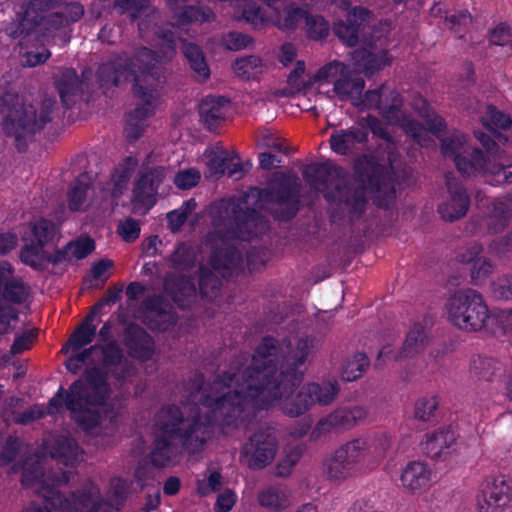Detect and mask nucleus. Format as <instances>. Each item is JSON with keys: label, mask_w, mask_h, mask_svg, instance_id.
<instances>
[{"label": "nucleus", "mask_w": 512, "mask_h": 512, "mask_svg": "<svg viewBox=\"0 0 512 512\" xmlns=\"http://www.w3.org/2000/svg\"><path fill=\"white\" fill-rule=\"evenodd\" d=\"M313 347L311 337H293L282 346L267 337L251 358L235 361L223 374L230 385L233 412L242 418V425L254 409L277 405L285 414L295 417L316 403L328 405L335 399L339 391L336 380L309 383L293 394V388L302 380L304 365Z\"/></svg>", "instance_id": "nucleus-1"}, {"label": "nucleus", "mask_w": 512, "mask_h": 512, "mask_svg": "<svg viewBox=\"0 0 512 512\" xmlns=\"http://www.w3.org/2000/svg\"><path fill=\"white\" fill-rule=\"evenodd\" d=\"M94 316L89 315L71 335L62 348L72 355L66 362L67 369L85 375L73 383L65 393L62 389L49 401L46 409L34 405L20 416L13 417L17 423L25 424L45 414H57L63 404L75 422L91 437L99 438L97 444L107 446L116 432V403L108 382L109 375L124 380L133 374L134 368L125 359L115 342L104 346L95 345L81 353V347L89 344L95 335Z\"/></svg>", "instance_id": "nucleus-2"}, {"label": "nucleus", "mask_w": 512, "mask_h": 512, "mask_svg": "<svg viewBox=\"0 0 512 512\" xmlns=\"http://www.w3.org/2000/svg\"><path fill=\"white\" fill-rule=\"evenodd\" d=\"M213 211L218 214L215 219L217 234L209 235L204 247L182 243L171 257L179 279L167 277L164 287L165 292L181 307L187 306L189 299L196 296L192 273L199 272L200 293L207 298L215 297L220 287L218 275L230 277L243 266L242 255L231 241L236 238L248 241L268 229L263 215L256 210L244 211L242 202L222 200L214 206Z\"/></svg>", "instance_id": "nucleus-3"}, {"label": "nucleus", "mask_w": 512, "mask_h": 512, "mask_svg": "<svg viewBox=\"0 0 512 512\" xmlns=\"http://www.w3.org/2000/svg\"><path fill=\"white\" fill-rule=\"evenodd\" d=\"M115 7L121 13L131 11L132 19L138 22L140 37L151 46L135 48L131 55L126 52L114 55L98 71L103 87L132 81L137 106L127 118L125 132L130 140H135L141 136L159 104L161 92L153 69L172 59L177 43L172 33L158 26L159 13L147 0H116Z\"/></svg>", "instance_id": "nucleus-4"}, {"label": "nucleus", "mask_w": 512, "mask_h": 512, "mask_svg": "<svg viewBox=\"0 0 512 512\" xmlns=\"http://www.w3.org/2000/svg\"><path fill=\"white\" fill-rule=\"evenodd\" d=\"M382 138L380 149L384 155L369 161L366 172L368 186L351 190L342 187V180L335 170H329L323 165H308L303 171L305 180L310 187L323 193L329 202H337L339 208L351 218L360 215L366 206L367 196H372L378 205H387L394 198L395 192L390 184V171L396 165L398 154L396 145L388 127L372 116L362 118L357 125L348 129H337L330 136V148L339 155H350L357 152L368 141L369 132Z\"/></svg>", "instance_id": "nucleus-5"}, {"label": "nucleus", "mask_w": 512, "mask_h": 512, "mask_svg": "<svg viewBox=\"0 0 512 512\" xmlns=\"http://www.w3.org/2000/svg\"><path fill=\"white\" fill-rule=\"evenodd\" d=\"M230 385L223 375L217 377L207 388L191 394L183 410L174 406L163 407L155 416V444L151 461L157 467L171 464L183 447L190 453L200 451L214 433L215 425L229 434L242 425L237 412Z\"/></svg>", "instance_id": "nucleus-6"}, {"label": "nucleus", "mask_w": 512, "mask_h": 512, "mask_svg": "<svg viewBox=\"0 0 512 512\" xmlns=\"http://www.w3.org/2000/svg\"><path fill=\"white\" fill-rule=\"evenodd\" d=\"M43 445L50 456L35 455L25 461L21 473V481L25 487L42 496L47 504L61 512H106L109 509H119L128 492L125 480H111L112 499L108 504L100 501L99 490L92 482H87L81 492L67 498L60 489L68 482V473L56 475L51 471L52 462L57 461L65 466L74 465L82 460V451L72 438L65 435L47 438Z\"/></svg>", "instance_id": "nucleus-7"}, {"label": "nucleus", "mask_w": 512, "mask_h": 512, "mask_svg": "<svg viewBox=\"0 0 512 512\" xmlns=\"http://www.w3.org/2000/svg\"><path fill=\"white\" fill-rule=\"evenodd\" d=\"M319 88L325 84H332V94L341 100H350L352 104L361 109H378L390 125L399 126L407 135L411 136L422 146H428L431 141L430 134H438L444 126L443 120L435 114L422 97L417 98L413 107L428 125V129L406 116L400 106L402 100L397 92L383 86L371 90L362 96L365 86L364 80L352 76L350 66L333 61L321 67L314 77Z\"/></svg>", "instance_id": "nucleus-8"}, {"label": "nucleus", "mask_w": 512, "mask_h": 512, "mask_svg": "<svg viewBox=\"0 0 512 512\" xmlns=\"http://www.w3.org/2000/svg\"><path fill=\"white\" fill-rule=\"evenodd\" d=\"M56 3L57 0H28L16 8L15 18L6 27L7 35L20 38V45L26 48L21 59L24 66L44 63L51 56L45 45H65L69 41L66 27L84 14L79 3H69L59 12H50Z\"/></svg>", "instance_id": "nucleus-9"}, {"label": "nucleus", "mask_w": 512, "mask_h": 512, "mask_svg": "<svg viewBox=\"0 0 512 512\" xmlns=\"http://www.w3.org/2000/svg\"><path fill=\"white\" fill-rule=\"evenodd\" d=\"M475 137L486 149L487 155L473 149L467 137L454 131L442 139L441 150L445 157L453 159L458 171L466 176L482 175L493 185L512 184V143L506 137L498 136L503 143L500 149L495 141L483 132H475Z\"/></svg>", "instance_id": "nucleus-10"}, {"label": "nucleus", "mask_w": 512, "mask_h": 512, "mask_svg": "<svg viewBox=\"0 0 512 512\" xmlns=\"http://www.w3.org/2000/svg\"><path fill=\"white\" fill-rule=\"evenodd\" d=\"M57 233L55 224L46 219L31 223L23 234L22 262L38 268L45 261L83 259L95 248L94 241L91 238L80 237L68 243L63 252H58V255L53 257L52 249Z\"/></svg>", "instance_id": "nucleus-11"}, {"label": "nucleus", "mask_w": 512, "mask_h": 512, "mask_svg": "<svg viewBox=\"0 0 512 512\" xmlns=\"http://www.w3.org/2000/svg\"><path fill=\"white\" fill-rule=\"evenodd\" d=\"M54 105V100H45L37 116L34 106L25 105L18 95L5 94L0 98V113L6 114L3 122L6 135L14 137L17 147L22 149L25 141L50 121Z\"/></svg>", "instance_id": "nucleus-12"}, {"label": "nucleus", "mask_w": 512, "mask_h": 512, "mask_svg": "<svg viewBox=\"0 0 512 512\" xmlns=\"http://www.w3.org/2000/svg\"><path fill=\"white\" fill-rule=\"evenodd\" d=\"M137 165L133 157H127L119 163L112 176L111 182L100 188V195L95 198L90 194L91 178L88 174H82L71 185L68 191V205L70 210L78 211L87 207L88 203L99 204L106 203L113 205L115 200L123 193L127 183Z\"/></svg>", "instance_id": "nucleus-13"}, {"label": "nucleus", "mask_w": 512, "mask_h": 512, "mask_svg": "<svg viewBox=\"0 0 512 512\" xmlns=\"http://www.w3.org/2000/svg\"><path fill=\"white\" fill-rule=\"evenodd\" d=\"M445 311L448 320L464 331H479L489 319L488 306L482 294L470 288L451 295Z\"/></svg>", "instance_id": "nucleus-14"}, {"label": "nucleus", "mask_w": 512, "mask_h": 512, "mask_svg": "<svg viewBox=\"0 0 512 512\" xmlns=\"http://www.w3.org/2000/svg\"><path fill=\"white\" fill-rule=\"evenodd\" d=\"M391 448V437L383 433L375 437L355 438L337 449L355 469L371 470L379 465Z\"/></svg>", "instance_id": "nucleus-15"}, {"label": "nucleus", "mask_w": 512, "mask_h": 512, "mask_svg": "<svg viewBox=\"0 0 512 512\" xmlns=\"http://www.w3.org/2000/svg\"><path fill=\"white\" fill-rule=\"evenodd\" d=\"M28 296V287L14 275L8 262L0 263V334L9 332L17 322V312L11 305Z\"/></svg>", "instance_id": "nucleus-16"}, {"label": "nucleus", "mask_w": 512, "mask_h": 512, "mask_svg": "<svg viewBox=\"0 0 512 512\" xmlns=\"http://www.w3.org/2000/svg\"><path fill=\"white\" fill-rule=\"evenodd\" d=\"M512 219V192L493 199L483 214L471 219L467 231L472 234H497L502 232Z\"/></svg>", "instance_id": "nucleus-17"}, {"label": "nucleus", "mask_w": 512, "mask_h": 512, "mask_svg": "<svg viewBox=\"0 0 512 512\" xmlns=\"http://www.w3.org/2000/svg\"><path fill=\"white\" fill-rule=\"evenodd\" d=\"M277 451V440L267 430L256 432L243 446L240 458L252 469H260L272 462Z\"/></svg>", "instance_id": "nucleus-18"}, {"label": "nucleus", "mask_w": 512, "mask_h": 512, "mask_svg": "<svg viewBox=\"0 0 512 512\" xmlns=\"http://www.w3.org/2000/svg\"><path fill=\"white\" fill-rule=\"evenodd\" d=\"M142 168L143 172L133 190L132 203L135 212L144 214L155 203L154 196L159 183L164 177V169L160 167L149 168L145 163H143Z\"/></svg>", "instance_id": "nucleus-19"}, {"label": "nucleus", "mask_w": 512, "mask_h": 512, "mask_svg": "<svg viewBox=\"0 0 512 512\" xmlns=\"http://www.w3.org/2000/svg\"><path fill=\"white\" fill-rule=\"evenodd\" d=\"M447 195L438 207V212L446 221L463 217L469 208L470 200L461 182L453 175H446Z\"/></svg>", "instance_id": "nucleus-20"}, {"label": "nucleus", "mask_w": 512, "mask_h": 512, "mask_svg": "<svg viewBox=\"0 0 512 512\" xmlns=\"http://www.w3.org/2000/svg\"><path fill=\"white\" fill-rule=\"evenodd\" d=\"M259 208L272 213L280 220L290 219L297 210L296 193L286 187L279 190H262L257 194Z\"/></svg>", "instance_id": "nucleus-21"}, {"label": "nucleus", "mask_w": 512, "mask_h": 512, "mask_svg": "<svg viewBox=\"0 0 512 512\" xmlns=\"http://www.w3.org/2000/svg\"><path fill=\"white\" fill-rule=\"evenodd\" d=\"M479 512H512V484L505 476H496L488 485Z\"/></svg>", "instance_id": "nucleus-22"}, {"label": "nucleus", "mask_w": 512, "mask_h": 512, "mask_svg": "<svg viewBox=\"0 0 512 512\" xmlns=\"http://www.w3.org/2000/svg\"><path fill=\"white\" fill-rule=\"evenodd\" d=\"M365 416L366 411L362 407L337 409L317 422L311 432V437L313 439H319L331 432L346 429L358 420L365 418Z\"/></svg>", "instance_id": "nucleus-23"}, {"label": "nucleus", "mask_w": 512, "mask_h": 512, "mask_svg": "<svg viewBox=\"0 0 512 512\" xmlns=\"http://www.w3.org/2000/svg\"><path fill=\"white\" fill-rule=\"evenodd\" d=\"M423 450L433 459H447L457 450L456 434L450 428H441L425 436Z\"/></svg>", "instance_id": "nucleus-24"}, {"label": "nucleus", "mask_w": 512, "mask_h": 512, "mask_svg": "<svg viewBox=\"0 0 512 512\" xmlns=\"http://www.w3.org/2000/svg\"><path fill=\"white\" fill-rule=\"evenodd\" d=\"M432 480V469L423 461L407 463L400 475L401 486L412 493L425 491L431 486Z\"/></svg>", "instance_id": "nucleus-25"}, {"label": "nucleus", "mask_w": 512, "mask_h": 512, "mask_svg": "<svg viewBox=\"0 0 512 512\" xmlns=\"http://www.w3.org/2000/svg\"><path fill=\"white\" fill-rule=\"evenodd\" d=\"M369 15L368 10L354 7L348 12L346 22L339 20L334 23L335 35L346 45L354 46L358 42L362 25L368 20Z\"/></svg>", "instance_id": "nucleus-26"}, {"label": "nucleus", "mask_w": 512, "mask_h": 512, "mask_svg": "<svg viewBox=\"0 0 512 512\" xmlns=\"http://www.w3.org/2000/svg\"><path fill=\"white\" fill-rule=\"evenodd\" d=\"M425 340V328L422 324L416 323L409 330L403 348L399 354L394 355L391 346H384L379 352L378 362L382 364L385 363L386 359L411 357L423 348Z\"/></svg>", "instance_id": "nucleus-27"}, {"label": "nucleus", "mask_w": 512, "mask_h": 512, "mask_svg": "<svg viewBox=\"0 0 512 512\" xmlns=\"http://www.w3.org/2000/svg\"><path fill=\"white\" fill-rule=\"evenodd\" d=\"M190 0H168V9L173 15L175 25L182 27L189 23H204L214 19V13L210 9L201 10L194 6H188Z\"/></svg>", "instance_id": "nucleus-28"}, {"label": "nucleus", "mask_w": 512, "mask_h": 512, "mask_svg": "<svg viewBox=\"0 0 512 512\" xmlns=\"http://www.w3.org/2000/svg\"><path fill=\"white\" fill-rule=\"evenodd\" d=\"M258 502L262 507L270 511H285L294 502L293 491L284 484L271 485L264 488L258 494Z\"/></svg>", "instance_id": "nucleus-29"}, {"label": "nucleus", "mask_w": 512, "mask_h": 512, "mask_svg": "<svg viewBox=\"0 0 512 512\" xmlns=\"http://www.w3.org/2000/svg\"><path fill=\"white\" fill-rule=\"evenodd\" d=\"M202 160L207 166V177L221 175L226 170L229 176H234L240 171V165L232 163L233 158L229 153L218 146L207 148L203 153Z\"/></svg>", "instance_id": "nucleus-30"}, {"label": "nucleus", "mask_w": 512, "mask_h": 512, "mask_svg": "<svg viewBox=\"0 0 512 512\" xmlns=\"http://www.w3.org/2000/svg\"><path fill=\"white\" fill-rule=\"evenodd\" d=\"M146 313L144 322L151 329L167 330L175 323V315L171 307L163 303L161 297H154L145 302Z\"/></svg>", "instance_id": "nucleus-31"}, {"label": "nucleus", "mask_w": 512, "mask_h": 512, "mask_svg": "<svg viewBox=\"0 0 512 512\" xmlns=\"http://www.w3.org/2000/svg\"><path fill=\"white\" fill-rule=\"evenodd\" d=\"M353 70L362 71L366 75H373L377 71L390 65L392 58L385 50L373 52L370 50H356L352 54Z\"/></svg>", "instance_id": "nucleus-32"}, {"label": "nucleus", "mask_w": 512, "mask_h": 512, "mask_svg": "<svg viewBox=\"0 0 512 512\" xmlns=\"http://www.w3.org/2000/svg\"><path fill=\"white\" fill-rule=\"evenodd\" d=\"M229 101L224 97L208 96L202 100L199 113L209 129L216 127L227 116Z\"/></svg>", "instance_id": "nucleus-33"}, {"label": "nucleus", "mask_w": 512, "mask_h": 512, "mask_svg": "<svg viewBox=\"0 0 512 512\" xmlns=\"http://www.w3.org/2000/svg\"><path fill=\"white\" fill-rule=\"evenodd\" d=\"M126 345L130 354L135 358L146 360L153 354V341L141 328L131 327L128 329Z\"/></svg>", "instance_id": "nucleus-34"}, {"label": "nucleus", "mask_w": 512, "mask_h": 512, "mask_svg": "<svg viewBox=\"0 0 512 512\" xmlns=\"http://www.w3.org/2000/svg\"><path fill=\"white\" fill-rule=\"evenodd\" d=\"M56 85L63 104L70 106L73 98L81 90L82 81L79 80L75 70L65 69L62 71L60 78L56 80Z\"/></svg>", "instance_id": "nucleus-35"}, {"label": "nucleus", "mask_w": 512, "mask_h": 512, "mask_svg": "<svg viewBox=\"0 0 512 512\" xmlns=\"http://www.w3.org/2000/svg\"><path fill=\"white\" fill-rule=\"evenodd\" d=\"M355 472V468L344 458L343 455L340 457L339 450L335 452L326 460L325 463V474L333 481H344L350 478Z\"/></svg>", "instance_id": "nucleus-36"}, {"label": "nucleus", "mask_w": 512, "mask_h": 512, "mask_svg": "<svg viewBox=\"0 0 512 512\" xmlns=\"http://www.w3.org/2000/svg\"><path fill=\"white\" fill-rule=\"evenodd\" d=\"M471 370L479 378L490 381L503 370V363L494 357L476 356L471 362Z\"/></svg>", "instance_id": "nucleus-37"}, {"label": "nucleus", "mask_w": 512, "mask_h": 512, "mask_svg": "<svg viewBox=\"0 0 512 512\" xmlns=\"http://www.w3.org/2000/svg\"><path fill=\"white\" fill-rule=\"evenodd\" d=\"M317 73H315L313 76L309 77L308 80L305 79V63L303 61H298L296 63L295 68L288 76V83L297 90H300L306 85L309 86H315L319 92L323 94H327L329 97H331L332 94V84H325L322 88H319V83L314 81V77Z\"/></svg>", "instance_id": "nucleus-38"}, {"label": "nucleus", "mask_w": 512, "mask_h": 512, "mask_svg": "<svg viewBox=\"0 0 512 512\" xmlns=\"http://www.w3.org/2000/svg\"><path fill=\"white\" fill-rule=\"evenodd\" d=\"M232 69L238 77L250 79L264 71V64L258 56L250 55L236 59Z\"/></svg>", "instance_id": "nucleus-39"}, {"label": "nucleus", "mask_w": 512, "mask_h": 512, "mask_svg": "<svg viewBox=\"0 0 512 512\" xmlns=\"http://www.w3.org/2000/svg\"><path fill=\"white\" fill-rule=\"evenodd\" d=\"M303 17L298 20V25L304 20L307 36L313 40H320L329 34V23L321 15L308 14L301 9Z\"/></svg>", "instance_id": "nucleus-40"}, {"label": "nucleus", "mask_w": 512, "mask_h": 512, "mask_svg": "<svg viewBox=\"0 0 512 512\" xmlns=\"http://www.w3.org/2000/svg\"><path fill=\"white\" fill-rule=\"evenodd\" d=\"M183 53L198 78L206 79L210 75V69L198 46L190 43L184 44Z\"/></svg>", "instance_id": "nucleus-41"}, {"label": "nucleus", "mask_w": 512, "mask_h": 512, "mask_svg": "<svg viewBox=\"0 0 512 512\" xmlns=\"http://www.w3.org/2000/svg\"><path fill=\"white\" fill-rule=\"evenodd\" d=\"M480 120L483 126L490 131L505 130L511 126L510 117L490 105L485 108Z\"/></svg>", "instance_id": "nucleus-42"}, {"label": "nucleus", "mask_w": 512, "mask_h": 512, "mask_svg": "<svg viewBox=\"0 0 512 512\" xmlns=\"http://www.w3.org/2000/svg\"><path fill=\"white\" fill-rule=\"evenodd\" d=\"M368 363V359L364 354L358 353L354 355L351 359H348L345 362L341 371L342 379L345 381H354L358 379L364 373Z\"/></svg>", "instance_id": "nucleus-43"}, {"label": "nucleus", "mask_w": 512, "mask_h": 512, "mask_svg": "<svg viewBox=\"0 0 512 512\" xmlns=\"http://www.w3.org/2000/svg\"><path fill=\"white\" fill-rule=\"evenodd\" d=\"M196 206V201L194 199H189L178 209L169 212L167 214L169 228L174 232L179 231L188 216L196 209Z\"/></svg>", "instance_id": "nucleus-44"}, {"label": "nucleus", "mask_w": 512, "mask_h": 512, "mask_svg": "<svg viewBox=\"0 0 512 512\" xmlns=\"http://www.w3.org/2000/svg\"><path fill=\"white\" fill-rule=\"evenodd\" d=\"M221 484V475L217 471L207 470L198 476L196 481L197 491L206 496L216 491Z\"/></svg>", "instance_id": "nucleus-45"}, {"label": "nucleus", "mask_w": 512, "mask_h": 512, "mask_svg": "<svg viewBox=\"0 0 512 512\" xmlns=\"http://www.w3.org/2000/svg\"><path fill=\"white\" fill-rule=\"evenodd\" d=\"M490 294L497 300L512 299V276L502 275L495 279L491 283Z\"/></svg>", "instance_id": "nucleus-46"}, {"label": "nucleus", "mask_w": 512, "mask_h": 512, "mask_svg": "<svg viewBox=\"0 0 512 512\" xmlns=\"http://www.w3.org/2000/svg\"><path fill=\"white\" fill-rule=\"evenodd\" d=\"M439 405L436 395H428L420 398L415 404V417L426 421L430 419Z\"/></svg>", "instance_id": "nucleus-47"}, {"label": "nucleus", "mask_w": 512, "mask_h": 512, "mask_svg": "<svg viewBox=\"0 0 512 512\" xmlns=\"http://www.w3.org/2000/svg\"><path fill=\"white\" fill-rule=\"evenodd\" d=\"M302 450L299 446L291 447L285 451L284 457L279 461L276 473L278 476L285 477L288 476L293 467L299 461L301 457Z\"/></svg>", "instance_id": "nucleus-48"}, {"label": "nucleus", "mask_w": 512, "mask_h": 512, "mask_svg": "<svg viewBox=\"0 0 512 512\" xmlns=\"http://www.w3.org/2000/svg\"><path fill=\"white\" fill-rule=\"evenodd\" d=\"M494 266L487 258H478L472 265L470 276L474 285H481L493 272Z\"/></svg>", "instance_id": "nucleus-49"}, {"label": "nucleus", "mask_w": 512, "mask_h": 512, "mask_svg": "<svg viewBox=\"0 0 512 512\" xmlns=\"http://www.w3.org/2000/svg\"><path fill=\"white\" fill-rule=\"evenodd\" d=\"M112 266L113 262L111 260H100L91 267L90 274L86 281L90 282V286H98L103 284L109 278V270Z\"/></svg>", "instance_id": "nucleus-50"}, {"label": "nucleus", "mask_w": 512, "mask_h": 512, "mask_svg": "<svg viewBox=\"0 0 512 512\" xmlns=\"http://www.w3.org/2000/svg\"><path fill=\"white\" fill-rule=\"evenodd\" d=\"M37 338V331L35 329H29L22 333H18L15 336L14 342L11 346V354L17 355L30 349Z\"/></svg>", "instance_id": "nucleus-51"}, {"label": "nucleus", "mask_w": 512, "mask_h": 512, "mask_svg": "<svg viewBox=\"0 0 512 512\" xmlns=\"http://www.w3.org/2000/svg\"><path fill=\"white\" fill-rule=\"evenodd\" d=\"M222 41L224 46L228 50L238 51L249 47V45L252 42V39L248 35L243 33L229 32L228 34L223 36Z\"/></svg>", "instance_id": "nucleus-52"}, {"label": "nucleus", "mask_w": 512, "mask_h": 512, "mask_svg": "<svg viewBox=\"0 0 512 512\" xmlns=\"http://www.w3.org/2000/svg\"><path fill=\"white\" fill-rule=\"evenodd\" d=\"M200 172L194 168L179 171L174 178L175 185L180 189H190L200 180Z\"/></svg>", "instance_id": "nucleus-53"}, {"label": "nucleus", "mask_w": 512, "mask_h": 512, "mask_svg": "<svg viewBox=\"0 0 512 512\" xmlns=\"http://www.w3.org/2000/svg\"><path fill=\"white\" fill-rule=\"evenodd\" d=\"M117 231L124 241L134 242L140 235V226L138 221L127 218L119 222Z\"/></svg>", "instance_id": "nucleus-54"}, {"label": "nucleus", "mask_w": 512, "mask_h": 512, "mask_svg": "<svg viewBox=\"0 0 512 512\" xmlns=\"http://www.w3.org/2000/svg\"><path fill=\"white\" fill-rule=\"evenodd\" d=\"M237 500L236 494L231 489H225L217 496L215 512H229Z\"/></svg>", "instance_id": "nucleus-55"}, {"label": "nucleus", "mask_w": 512, "mask_h": 512, "mask_svg": "<svg viewBox=\"0 0 512 512\" xmlns=\"http://www.w3.org/2000/svg\"><path fill=\"white\" fill-rule=\"evenodd\" d=\"M512 39V31L506 24H499L490 34V41L495 45H505Z\"/></svg>", "instance_id": "nucleus-56"}, {"label": "nucleus", "mask_w": 512, "mask_h": 512, "mask_svg": "<svg viewBox=\"0 0 512 512\" xmlns=\"http://www.w3.org/2000/svg\"><path fill=\"white\" fill-rule=\"evenodd\" d=\"M512 251V233L495 240L489 245V252L495 256H503Z\"/></svg>", "instance_id": "nucleus-57"}, {"label": "nucleus", "mask_w": 512, "mask_h": 512, "mask_svg": "<svg viewBox=\"0 0 512 512\" xmlns=\"http://www.w3.org/2000/svg\"><path fill=\"white\" fill-rule=\"evenodd\" d=\"M483 247L481 244L473 242L467 245L463 252L457 255V260L461 263H474L479 255L482 253Z\"/></svg>", "instance_id": "nucleus-58"}, {"label": "nucleus", "mask_w": 512, "mask_h": 512, "mask_svg": "<svg viewBox=\"0 0 512 512\" xmlns=\"http://www.w3.org/2000/svg\"><path fill=\"white\" fill-rule=\"evenodd\" d=\"M260 144L264 147L274 149L280 152H287L284 140L272 132L264 131L261 134Z\"/></svg>", "instance_id": "nucleus-59"}, {"label": "nucleus", "mask_w": 512, "mask_h": 512, "mask_svg": "<svg viewBox=\"0 0 512 512\" xmlns=\"http://www.w3.org/2000/svg\"><path fill=\"white\" fill-rule=\"evenodd\" d=\"M18 243V237L13 232L0 234V255H4L13 250Z\"/></svg>", "instance_id": "nucleus-60"}, {"label": "nucleus", "mask_w": 512, "mask_h": 512, "mask_svg": "<svg viewBox=\"0 0 512 512\" xmlns=\"http://www.w3.org/2000/svg\"><path fill=\"white\" fill-rule=\"evenodd\" d=\"M348 512H382L381 509L371 500L361 499L356 501Z\"/></svg>", "instance_id": "nucleus-61"}, {"label": "nucleus", "mask_w": 512, "mask_h": 512, "mask_svg": "<svg viewBox=\"0 0 512 512\" xmlns=\"http://www.w3.org/2000/svg\"><path fill=\"white\" fill-rule=\"evenodd\" d=\"M296 57V48L290 44L285 43L281 46L278 58L283 65H288Z\"/></svg>", "instance_id": "nucleus-62"}, {"label": "nucleus", "mask_w": 512, "mask_h": 512, "mask_svg": "<svg viewBox=\"0 0 512 512\" xmlns=\"http://www.w3.org/2000/svg\"><path fill=\"white\" fill-rule=\"evenodd\" d=\"M180 481L175 478H169L164 484V492L168 495H174L179 491Z\"/></svg>", "instance_id": "nucleus-63"}, {"label": "nucleus", "mask_w": 512, "mask_h": 512, "mask_svg": "<svg viewBox=\"0 0 512 512\" xmlns=\"http://www.w3.org/2000/svg\"><path fill=\"white\" fill-rule=\"evenodd\" d=\"M275 161L276 157L268 153H261L259 156L260 166L264 169H271L274 167Z\"/></svg>", "instance_id": "nucleus-64"}]
</instances>
